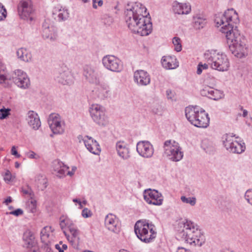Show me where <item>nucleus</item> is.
Here are the masks:
<instances>
[{
    "label": "nucleus",
    "mask_w": 252,
    "mask_h": 252,
    "mask_svg": "<svg viewBox=\"0 0 252 252\" xmlns=\"http://www.w3.org/2000/svg\"><path fill=\"white\" fill-rule=\"evenodd\" d=\"M17 56L21 61L28 62L31 59V55L24 48H21L17 51Z\"/></svg>",
    "instance_id": "33"
},
{
    "label": "nucleus",
    "mask_w": 252,
    "mask_h": 252,
    "mask_svg": "<svg viewBox=\"0 0 252 252\" xmlns=\"http://www.w3.org/2000/svg\"><path fill=\"white\" fill-rule=\"evenodd\" d=\"M125 21L129 29L141 36L149 35L152 31L150 17L147 8L141 3H135L125 12Z\"/></svg>",
    "instance_id": "2"
},
{
    "label": "nucleus",
    "mask_w": 252,
    "mask_h": 252,
    "mask_svg": "<svg viewBox=\"0 0 252 252\" xmlns=\"http://www.w3.org/2000/svg\"><path fill=\"white\" fill-rule=\"evenodd\" d=\"M51 226H46L44 227L40 232V239L41 242L44 244L50 243V232L52 231Z\"/></svg>",
    "instance_id": "32"
},
{
    "label": "nucleus",
    "mask_w": 252,
    "mask_h": 252,
    "mask_svg": "<svg viewBox=\"0 0 252 252\" xmlns=\"http://www.w3.org/2000/svg\"><path fill=\"white\" fill-rule=\"evenodd\" d=\"M35 181L39 189L43 190L47 186V180L43 175H37L35 177Z\"/></svg>",
    "instance_id": "34"
},
{
    "label": "nucleus",
    "mask_w": 252,
    "mask_h": 252,
    "mask_svg": "<svg viewBox=\"0 0 252 252\" xmlns=\"http://www.w3.org/2000/svg\"><path fill=\"white\" fill-rule=\"evenodd\" d=\"M53 28L49 26L46 22L43 24L42 36L44 39H49L54 41L56 38V36L53 32Z\"/></svg>",
    "instance_id": "30"
},
{
    "label": "nucleus",
    "mask_w": 252,
    "mask_h": 252,
    "mask_svg": "<svg viewBox=\"0 0 252 252\" xmlns=\"http://www.w3.org/2000/svg\"><path fill=\"white\" fill-rule=\"evenodd\" d=\"M83 75L90 83L97 84L99 82L98 72L94 65H85L83 67Z\"/></svg>",
    "instance_id": "16"
},
{
    "label": "nucleus",
    "mask_w": 252,
    "mask_h": 252,
    "mask_svg": "<svg viewBox=\"0 0 252 252\" xmlns=\"http://www.w3.org/2000/svg\"><path fill=\"white\" fill-rule=\"evenodd\" d=\"M166 95L167 99L173 100L175 97V92L170 89H168L166 91Z\"/></svg>",
    "instance_id": "45"
},
{
    "label": "nucleus",
    "mask_w": 252,
    "mask_h": 252,
    "mask_svg": "<svg viewBox=\"0 0 252 252\" xmlns=\"http://www.w3.org/2000/svg\"><path fill=\"white\" fill-rule=\"evenodd\" d=\"M11 80L7 74L6 66L4 63L0 60V84H3L4 87L10 85Z\"/></svg>",
    "instance_id": "28"
},
{
    "label": "nucleus",
    "mask_w": 252,
    "mask_h": 252,
    "mask_svg": "<svg viewBox=\"0 0 252 252\" xmlns=\"http://www.w3.org/2000/svg\"><path fill=\"white\" fill-rule=\"evenodd\" d=\"M61 246H62V249L63 251L64 250H66L67 248V246L66 244H63L62 243V245H61Z\"/></svg>",
    "instance_id": "58"
},
{
    "label": "nucleus",
    "mask_w": 252,
    "mask_h": 252,
    "mask_svg": "<svg viewBox=\"0 0 252 252\" xmlns=\"http://www.w3.org/2000/svg\"><path fill=\"white\" fill-rule=\"evenodd\" d=\"M143 196L144 200L149 204L159 206L162 204V195L157 190L150 189H146Z\"/></svg>",
    "instance_id": "12"
},
{
    "label": "nucleus",
    "mask_w": 252,
    "mask_h": 252,
    "mask_svg": "<svg viewBox=\"0 0 252 252\" xmlns=\"http://www.w3.org/2000/svg\"><path fill=\"white\" fill-rule=\"evenodd\" d=\"M73 174H74V172L73 171H68L67 173V174L68 175H70V176H72V175H73Z\"/></svg>",
    "instance_id": "61"
},
{
    "label": "nucleus",
    "mask_w": 252,
    "mask_h": 252,
    "mask_svg": "<svg viewBox=\"0 0 252 252\" xmlns=\"http://www.w3.org/2000/svg\"><path fill=\"white\" fill-rule=\"evenodd\" d=\"M9 214L13 215L16 216V210H14L9 213Z\"/></svg>",
    "instance_id": "62"
},
{
    "label": "nucleus",
    "mask_w": 252,
    "mask_h": 252,
    "mask_svg": "<svg viewBox=\"0 0 252 252\" xmlns=\"http://www.w3.org/2000/svg\"><path fill=\"white\" fill-rule=\"evenodd\" d=\"M26 120L29 126L34 130H37L41 126V122L37 113L30 110L27 114Z\"/></svg>",
    "instance_id": "22"
},
{
    "label": "nucleus",
    "mask_w": 252,
    "mask_h": 252,
    "mask_svg": "<svg viewBox=\"0 0 252 252\" xmlns=\"http://www.w3.org/2000/svg\"><path fill=\"white\" fill-rule=\"evenodd\" d=\"M119 252H128L125 250H120Z\"/></svg>",
    "instance_id": "63"
},
{
    "label": "nucleus",
    "mask_w": 252,
    "mask_h": 252,
    "mask_svg": "<svg viewBox=\"0 0 252 252\" xmlns=\"http://www.w3.org/2000/svg\"><path fill=\"white\" fill-rule=\"evenodd\" d=\"M134 232L137 238L145 243H151L157 236L155 225L147 220L137 221L134 225Z\"/></svg>",
    "instance_id": "4"
},
{
    "label": "nucleus",
    "mask_w": 252,
    "mask_h": 252,
    "mask_svg": "<svg viewBox=\"0 0 252 252\" xmlns=\"http://www.w3.org/2000/svg\"><path fill=\"white\" fill-rule=\"evenodd\" d=\"M30 85V80L27 73L21 70H17V86L22 89H27Z\"/></svg>",
    "instance_id": "23"
},
{
    "label": "nucleus",
    "mask_w": 252,
    "mask_h": 252,
    "mask_svg": "<svg viewBox=\"0 0 252 252\" xmlns=\"http://www.w3.org/2000/svg\"><path fill=\"white\" fill-rule=\"evenodd\" d=\"M136 151L140 156L145 158H151L154 152L153 145L148 141H139L136 145Z\"/></svg>",
    "instance_id": "14"
},
{
    "label": "nucleus",
    "mask_w": 252,
    "mask_h": 252,
    "mask_svg": "<svg viewBox=\"0 0 252 252\" xmlns=\"http://www.w3.org/2000/svg\"><path fill=\"white\" fill-rule=\"evenodd\" d=\"M202 71V65L201 63H199L197 66V73L200 74Z\"/></svg>",
    "instance_id": "50"
},
{
    "label": "nucleus",
    "mask_w": 252,
    "mask_h": 252,
    "mask_svg": "<svg viewBox=\"0 0 252 252\" xmlns=\"http://www.w3.org/2000/svg\"><path fill=\"white\" fill-rule=\"evenodd\" d=\"M245 198L248 202L252 205V189H249L246 192Z\"/></svg>",
    "instance_id": "42"
},
{
    "label": "nucleus",
    "mask_w": 252,
    "mask_h": 252,
    "mask_svg": "<svg viewBox=\"0 0 252 252\" xmlns=\"http://www.w3.org/2000/svg\"><path fill=\"white\" fill-rule=\"evenodd\" d=\"M92 215V212L88 208H85L82 211V216L84 218L90 217Z\"/></svg>",
    "instance_id": "44"
},
{
    "label": "nucleus",
    "mask_w": 252,
    "mask_h": 252,
    "mask_svg": "<svg viewBox=\"0 0 252 252\" xmlns=\"http://www.w3.org/2000/svg\"><path fill=\"white\" fill-rule=\"evenodd\" d=\"M11 154L14 156H16V146H13L11 149Z\"/></svg>",
    "instance_id": "52"
},
{
    "label": "nucleus",
    "mask_w": 252,
    "mask_h": 252,
    "mask_svg": "<svg viewBox=\"0 0 252 252\" xmlns=\"http://www.w3.org/2000/svg\"><path fill=\"white\" fill-rule=\"evenodd\" d=\"M10 109L3 107L0 109V119L3 120L6 119L10 115Z\"/></svg>",
    "instance_id": "40"
},
{
    "label": "nucleus",
    "mask_w": 252,
    "mask_h": 252,
    "mask_svg": "<svg viewBox=\"0 0 252 252\" xmlns=\"http://www.w3.org/2000/svg\"><path fill=\"white\" fill-rule=\"evenodd\" d=\"M105 225L110 231L118 233L120 231V224L119 219L112 214L107 215L105 219Z\"/></svg>",
    "instance_id": "19"
},
{
    "label": "nucleus",
    "mask_w": 252,
    "mask_h": 252,
    "mask_svg": "<svg viewBox=\"0 0 252 252\" xmlns=\"http://www.w3.org/2000/svg\"><path fill=\"white\" fill-rule=\"evenodd\" d=\"M43 252H53L52 250L49 245V243L44 244V246L43 248Z\"/></svg>",
    "instance_id": "48"
},
{
    "label": "nucleus",
    "mask_w": 252,
    "mask_h": 252,
    "mask_svg": "<svg viewBox=\"0 0 252 252\" xmlns=\"http://www.w3.org/2000/svg\"><path fill=\"white\" fill-rule=\"evenodd\" d=\"M116 150L118 155L123 159H127L130 157L129 148L124 141H119L116 143Z\"/></svg>",
    "instance_id": "25"
},
{
    "label": "nucleus",
    "mask_w": 252,
    "mask_h": 252,
    "mask_svg": "<svg viewBox=\"0 0 252 252\" xmlns=\"http://www.w3.org/2000/svg\"><path fill=\"white\" fill-rule=\"evenodd\" d=\"M134 81L137 85L145 86L150 84L151 77L149 74L144 70H137L134 72Z\"/></svg>",
    "instance_id": "18"
},
{
    "label": "nucleus",
    "mask_w": 252,
    "mask_h": 252,
    "mask_svg": "<svg viewBox=\"0 0 252 252\" xmlns=\"http://www.w3.org/2000/svg\"><path fill=\"white\" fill-rule=\"evenodd\" d=\"M23 246L28 249H31L33 252H36L37 248L36 242L33 233L30 229H26L23 235Z\"/></svg>",
    "instance_id": "17"
},
{
    "label": "nucleus",
    "mask_w": 252,
    "mask_h": 252,
    "mask_svg": "<svg viewBox=\"0 0 252 252\" xmlns=\"http://www.w3.org/2000/svg\"><path fill=\"white\" fill-rule=\"evenodd\" d=\"M200 94L202 96H206L210 99L218 100L223 96L222 92L209 86H206L200 90Z\"/></svg>",
    "instance_id": "20"
},
{
    "label": "nucleus",
    "mask_w": 252,
    "mask_h": 252,
    "mask_svg": "<svg viewBox=\"0 0 252 252\" xmlns=\"http://www.w3.org/2000/svg\"><path fill=\"white\" fill-rule=\"evenodd\" d=\"M23 213V211L21 209H17V216L22 215Z\"/></svg>",
    "instance_id": "53"
},
{
    "label": "nucleus",
    "mask_w": 252,
    "mask_h": 252,
    "mask_svg": "<svg viewBox=\"0 0 252 252\" xmlns=\"http://www.w3.org/2000/svg\"><path fill=\"white\" fill-rule=\"evenodd\" d=\"M176 252H190L189 250H187L183 247H179Z\"/></svg>",
    "instance_id": "51"
},
{
    "label": "nucleus",
    "mask_w": 252,
    "mask_h": 252,
    "mask_svg": "<svg viewBox=\"0 0 252 252\" xmlns=\"http://www.w3.org/2000/svg\"><path fill=\"white\" fill-rule=\"evenodd\" d=\"M237 18V14L233 8L228 9L224 14L216 15L215 22L218 27L221 26L220 31L225 33L227 43L230 42L229 48L231 53L235 57L241 58L245 56L246 50L245 39L241 35L232 24V18Z\"/></svg>",
    "instance_id": "1"
},
{
    "label": "nucleus",
    "mask_w": 252,
    "mask_h": 252,
    "mask_svg": "<svg viewBox=\"0 0 252 252\" xmlns=\"http://www.w3.org/2000/svg\"><path fill=\"white\" fill-rule=\"evenodd\" d=\"M103 0H99L97 1V4L99 6H101L103 4Z\"/></svg>",
    "instance_id": "59"
},
{
    "label": "nucleus",
    "mask_w": 252,
    "mask_h": 252,
    "mask_svg": "<svg viewBox=\"0 0 252 252\" xmlns=\"http://www.w3.org/2000/svg\"><path fill=\"white\" fill-rule=\"evenodd\" d=\"M205 61L214 69L224 71L228 69L229 62L226 55L216 50L208 51L204 55Z\"/></svg>",
    "instance_id": "6"
},
{
    "label": "nucleus",
    "mask_w": 252,
    "mask_h": 252,
    "mask_svg": "<svg viewBox=\"0 0 252 252\" xmlns=\"http://www.w3.org/2000/svg\"><path fill=\"white\" fill-rule=\"evenodd\" d=\"M53 168L55 174L59 178L64 176L66 171L69 169L68 166L59 160L53 161Z\"/></svg>",
    "instance_id": "24"
},
{
    "label": "nucleus",
    "mask_w": 252,
    "mask_h": 252,
    "mask_svg": "<svg viewBox=\"0 0 252 252\" xmlns=\"http://www.w3.org/2000/svg\"><path fill=\"white\" fill-rule=\"evenodd\" d=\"M204 63V64H202V69H207L208 68V65H210L209 64H208V63Z\"/></svg>",
    "instance_id": "57"
},
{
    "label": "nucleus",
    "mask_w": 252,
    "mask_h": 252,
    "mask_svg": "<svg viewBox=\"0 0 252 252\" xmlns=\"http://www.w3.org/2000/svg\"><path fill=\"white\" fill-rule=\"evenodd\" d=\"M60 220V225L62 230H63L65 227H67L69 229V226L74 224L72 221L67 218H64L63 217H61Z\"/></svg>",
    "instance_id": "36"
},
{
    "label": "nucleus",
    "mask_w": 252,
    "mask_h": 252,
    "mask_svg": "<svg viewBox=\"0 0 252 252\" xmlns=\"http://www.w3.org/2000/svg\"><path fill=\"white\" fill-rule=\"evenodd\" d=\"M90 113L93 121L99 126H104L108 124L104 108L100 105L92 104L90 108Z\"/></svg>",
    "instance_id": "9"
},
{
    "label": "nucleus",
    "mask_w": 252,
    "mask_h": 252,
    "mask_svg": "<svg viewBox=\"0 0 252 252\" xmlns=\"http://www.w3.org/2000/svg\"><path fill=\"white\" fill-rule=\"evenodd\" d=\"M242 110L243 111V114H242V115L243 116V117H246L248 115V111L245 109H242Z\"/></svg>",
    "instance_id": "55"
},
{
    "label": "nucleus",
    "mask_w": 252,
    "mask_h": 252,
    "mask_svg": "<svg viewBox=\"0 0 252 252\" xmlns=\"http://www.w3.org/2000/svg\"><path fill=\"white\" fill-rule=\"evenodd\" d=\"M27 157L30 158L36 159L39 158V156L36 155V154L32 151H30L28 153H27Z\"/></svg>",
    "instance_id": "47"
},
{
    "label": "nucleus",
    "mask_w": 252,
    "mask_h": 252,
    "mask_svg": "<svg viewBox=\"0 0 252 252\" xmlns=\"http://www.w3.org/2000/svg\"><path fill=\"white\" fill-rule=\"evenodd\" d=\"M173 9L175 13L187 14L191 11V6L189 3H177L173 5Z\"/></svg>",
    "instance_id": "29"
},
{
    "label": "nucleus",
    "mask_w": 252,
    "mask_h": 252,
    "mask_svg": "<svg viewBox=\"0 0 252 252\" xmlns=\"http://www.w3.org/2000/svg\"><path fill=\"white\" fill-rule=\"evenodd\" d=\"M12 176L9 171H7L4 176V180L7 183H9L12 181Z\"/></svg>",
    "instance_id": "46"
},
{
    "label": "nucleus",
    "mask_w": 252,
    "mask_h": 252,
    "mask_svg": "<svg viewBox=\"0 0 252 252\" xmlns=\"http://www.w3.org/2000/svg\"><path fill=\"white\" fill-rule=\"evenodd\" d=\"M181 201L185 203L189 204L191 206H194L196 204V199L194 197H186L185 196H182L181 197Z\"/></svg>",
    "instance_id": "38"
},
{
    "label": "nucleus",
    "mask_w": 252,
    "mask_h": 252,
    "mask_svg": "<svg viewBox=\"0 0 252 252\" xmlns=\"http://www.w3.org/2000/svg\"><path fill=\"white\" fill-rule=\"evenodd\" d=\"M68 230L71 235L67 234L64 230H63V232L72 246L74 248H77L80 242V231L74 224L70 226Z\"/></svg>",
    "instance_id": "21"
},
{
    "label": "nucleus",
    "mask_w": 252,
    "mask_h": 252,
    "mask_svg": "<svg viewBox=\"0 0 252 252\" xmlns=\"http://www.w3.org/2000/svg\"><path fill=\"white\" fill-rule=\"evenodd\" d=\"M73 201L75 203H80L81 201L77 198H74L73 199Z\"/></svg>",
    "instance_id": "60"
},
{
    "label": "nucleus",
    "mask_w": 252,
    "mask_h": 252,
    "mask_svg": "<svg viewBox=\"0 0 252 252\" xmlns=\"http://www.w3.org/2000/svg\"><path fill=\"white\" fill-rule=\"evenodd\" d=\"M103 66L108 70L113 72H120L123 69L121 61L113 55H106L102 60Z\"/></svg>",
    "instance_id": "10"
},
{
    "label": "nucleus",
    "mask_w": 252,
    "mask_h": 252,
    "mask_svg": "<svg viewBox=\"0 0 252 252\" xmlns=\"http://www.w3.org/2000/svg\"><path fill=\"white\" fill-rule=\"evenodd\" d=\"M7 16V12L4 6L0 3V21L3 20Z\"/></svg>",
    "instance_id": "41"
},
{
    "label": "nucleus",
    "mask_w": 252,
    "mask_h": 252,
    "mask_svg": "<svg viewBox=\"0 0 252 252\" xmlns=\"http://www.w3.org/2000/svg\"><path fill=\"white\" fill-rule=\"evenodd\" d=\"M93 7L94 9H96L97 7V6L96 5V3L97 2V0H93Z\"/></svg>",
    "instance_id": "56"
},
{
    "label": "nucleus",
    "mask_w": 252,
    "mask_h": 252,
    "mask_svg": "<svg viewBox=\"0 0 252 252\" xmlns=\"http://www.w3.org/2000/svg\"><path fill=\"white\" fill-rule=\"evenodd\" d=\"M97 97L100 99H104L110 95V91L106 88L100 87L95 91Z\"/></svg>",
    "instance_id": "35"
},
{
    "label": "nucleus",
    "mask_w": 252,
    "mask_h": 252,
    "mask_svg": "<svg viewBox=\"0 0 252 252\" xmlns=\"http://www.w3.org/2000/svg\"><path fill=\"white\" fill-rule=\"evenodd\" d=\"M58 17L59 21H64L66 20L69 17V13L67 9H60L59 11Z\"/></svg>",
    "instance_id": "37"
},
{
    "label": "nucleus",
    "mask_w": 252,
    "mask_h": 252,
    "mask_svg": "<svg viewBox=\"0 0 252 252\" xmlns=\"http://www.w3.org/2000/svg\"><path fill=\"white\" fill-rule=\"evenodd\" d=\"M62 245V241H60L59 244L55 245V248L59 251V252H64L62 249L61 245Z\"/></svg>",
    "instance_id": "49"
},
{
    "label": "nucleus",
    "mask_w": 252,
    "mask_h": 252,
    "mask_svg": "<svg viewBox=\"0 0 252 252\" xmlns=\"http://www.w3.org/2000/svg\"><path fill=\"white\" fill-rule=\"evenodd\" d=\"M56 80L63 85H71L73 82V77L66 67L59 69L56 74Z\"/></svg>",
    "instance_id": "15"
},
{
    "label": "nucleus",
    "mask_w": 252,
    "mask_h": 252,
    "mask_svg": "<svg viewBox=\"0 0 252 252\" xmlns=\"http://www.w3.org/2000/svg\"><path fill=\"white\" fill-rule=\"evenodd\" d=\"M185 111L188 120L195 126L206 128L209 126L210 119L204 110H200L197 106H189Z\"/></svg>",
    "instance_id": "5"
},
{
    "label": "nucleus",
    "mask_w": 252,
    "mask_h": 252,
    "mask_svg": "<svg viewBox=\"0 0 252 252\" xmlns=\"http://www.w3.org/2000/svg\"><path fill=\"white\" fill-rule=\"evenodd\" d=\"M22 192L24 194L29 195L31 198H32L34 195L32 189L28 186L27 187L26 189L23 188L22 189Z\"/></svg>",
    "instance_id": "43"
},
{
    "label": "nucleus",
    "mask_w": 252,
    "mask_h": 252,
    "mask_svg": "<svg viewBox=\"0 0 252 252\" xmlns=\"http://www.w3.org/2000/svg\"><path fill=\"white\" fill-rule=\"evenodd\" d=\"M180 225L183 228L179 232V236L187 243L198 247L205 243V235L192 222L187 220L181 222Z\"/></svg>",
    "instance_id": "3"
},
{
    "label": "nucleus",
    "mask_w": 252,
    "mask_h": 252,
    "mask_svg": "<svg viewBox=\"0 0 252 252\" xmlns=\"http://www.w3.org/2000/svg\"><path fill=\"white\" fill-rule=\"evenodd\" d=\"M172 43L175 46V50L180 52L182 50L181 39L179 37H174L172 40Z\"/></svg>",
    "instance_id": "39"
},
{
    "label": "nucleus",
    "mask_w": 252,
    "mask_h": 252,
    "mask_svg": "<svg viewBox=\"0 0 252 252\" xmlns=\"http://www.w3.org/2000/svg\"><path fill=\"white\" fill-rule=\"evenodd\" d=\"M163 147L164 155L172 161H179L183 158V152L181 151L179 143L176 141L166 140L164 142Z\"/></svg>",
    "instance_id": "7"
},
{
    "label": "nucleus",
    "mask_w": 252,
    "mask_h": 252,
    "mask_svg": "<svg viewBox=\"0 0 252 252\" xmlns=\"http://www.w3.org/2000/svg\"><path fill=\"white\" fill-rule=\"evenodd\" d=\"M161 62L163 67L167 69H175L178 66V63L175 56H163Z\"/></svg>",
    "instance_id": "26"
},
{
    "label": "nucleus",
    "mask_w": 252,
    "mask_h": 252,
    "mask_svg": "<svg viewBox=\"0 0 252 252\" xmlns=\"http://www.w3.org/2000/svg\"><path fill=\"white\" fill-rule=\"evenodd\" d=\"M82 203L81 202H80V203H79V208H80V209H81V208H82L83 207L82 205Z\"/></svg>",
    "instance_id": "64"
},
{
    "label": "nucleus",
    "mask_w": 252,
    "mask_h": 252,
    "mask_svg": "<svg viewBox=\"0 0 252 252\" xmlns=\"http://www.w3.org/2000/svg\"><path fill=\"white\" fill-rule=\"evenodd\" d=\"M84 143L90 152L94 155H99L100 152V148L96 140L90 138L89 140H84Z\"/></svg>",
    "instance_id": "27"
},
{
    "label": "nucleus",
    "mask_w": 252,
    "mask_h": 252,
    "mask_svg": "<svg viewBox=\"0 0 252 252\" xmlns=\"http://www.w3.org/2000/svg\"><path fill=\"white\" fill-rule=\"evenodd\" d=\"M12 202V199L11 197H8L7 198V199L5 200L4 202L7 205L9 203H10Z\"/></svg>",
    "instance_id": "54"
},
{
    "label": "nucleus",
    "mask_w": 252,
    "mask_h": 252,
    "mask_svg": "<svg viewBox=\"0 0 252 252\" xmlns=\"http://www.w3.org/2000/svg\"><path fill=\"white\" fill-rule=\"evenodd\" d=\"M18 14L23 20H32V15L34 12L32 2L31 0L20 1L18 6Z\"/></svg>",
    "instance_id": "11"
},
{
    "label": "nucleus",
    "mask_w": 252,
    "mask_h": 252,
    "mask_svg": "<svg viewBox=\"0 0 252 252\" xmlns=\"http://www.w3.org/2000/svg\"><path fill=\"white\" fill-rule=\"evenodd\" d=\"M231 134H226L222 137L223 144L226 149L230 152L235 154H241L246 149L245 144L244 142L239 143L234 140Z\"/></svg>",
    "instance_id": "8"
},
{
    "label": "nucleus",
    "mask_w": 252,
    "mask_h": 252,
    "mask_svg": "<svg viewBox=\"0 0 252 252\" xmlns=\"http://www.w3.org/2000/svg\"><path fill=\"white\" fill-rule=\"evenodd\" d=\"M48 124L54 134H62L64 131V125L62 124L61 118L58 114L52 113L49 115Z\"/></svg>",
    "instance_id": "13"
},
{
    "label": "nucleus",
    "mask_w": 252,
    "mask_h": 252,
    "mask_svg": "<svg viewBox=\"0 0 252 252\" xmlns=\"http://www.w3.org/2000/svg\"><path fill=\"white\" fill-rule=\"evenodd\" d=\"M193 27L196 30L203 28L207 23L206 18L202 15L196 14L193 17Z\"/></svg>",
    "instance_id": "31"
}]
</instances>
